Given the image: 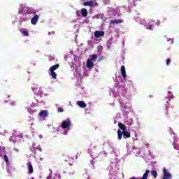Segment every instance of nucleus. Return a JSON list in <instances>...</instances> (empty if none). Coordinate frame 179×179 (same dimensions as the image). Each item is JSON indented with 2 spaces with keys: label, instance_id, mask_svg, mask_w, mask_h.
Instances as JSON below:
<instances>
[{
  "label": "nucleus",
  "instance_id": "f257e3e1",
  "mask_svg": "<svg viewBox=\"0 0 179 179\" xmlns=\"http://www.w3.org/2000/svg\"><path fill=\"white\" fill-rule=\"evenodd\" d=\"M122 135H123V138H124V139H127V138L131 137V133L127 131L126 130L121 131V130L118 129L117 130V137H118L119 141H121V139H122Z\"/></svg>",
  "mask_w": 179,
  "mask_h": 179
},
{
  "label": "nucleus",
  "instance_id": "f03ea898",
  "mask_svg": "<svg viewBox=\"0 0 179 179\" xmlns=\"http://www.w3.org/2000/svg\"><path fill=\"white\" fill-rule=\"evenodd\" d=\"M71 127V120L70 119H66V121H63L62 123V128L63 129H66V128H69Z\"/></svg>",
  "mask_w": 179,
  "mask_h": 179
},
{
  "label": "nucleus",
  "instance_id": "7ed1b4c3",
  "mask_svg": "<svg viewBox=\"0 0 179 179\" xmlns=\"http://www.w3.org/2000/svg\"><path fill=\"white\" fill-rule=\"evenodd\" d=\"M104 34V31H95L94 36L96 38H99L100 37H103Z\"/></svg>",
  "mask_w": 179,
  "mask_h": 179
},
{
  "label": "nucleus",
  "instance_id": "20e7f679",
  "mask_svg": "<svg viewBox=\"0 0 179 179\" xmlns=\"http://www.w3.org/2000/svg\"><path fill=\"white\" fill-rule=\"evenodd\" d=\"M163 173L164 176L162 179H171L172 176L167 172V169H166V168L163 169Z\"/></svg>",
  "mask_w": 179,
  "mask_h": 179
},
{
  "label": "nucleus",
  "instance_id": "39448f33",
  "mask_svg": "<svg viewBox=\"0 0 179 179\" xmlns=\"http://www.w3.org/2000/svg\"><path fill=\"white\" fill-rule=\"evenodd\" d=\"M38 19H40V17L38 16V15H34L31 20V24H34V25L37 24V22H38Z\"/></svg>",
  "mask_w": 179,
  "mask_h": 179
},
{
  "label": "nucleus",
  "instance_id": "423d86ee",
  "mask_svg": "<svg viewBox=\"0 0 179 179\" xmlns=\"http://www.w3.org/2000/svg\"><path fill=\"white\" fill-rule=\"evenodd\" d=\"M121 73L123 78L125 79V78H127V71H125V66H121Z\"/></svg>",
  "mask_w": 179,
  "mask_h": 179
},
{
  "label": "nucleus",
  "instance_id": "0eeeda50",
  "mask_svg": "<svg viewBox=\"0 0 179 179\" xmlns=\"http://www.w3.org/2000/svg\"><path fill=\"white\" fill-rule=\"evenodd\" d=\"M80 13H81V15H82L83 17H87V15H88L87 9H86V8H82V9L80 10Z\"/></svg>",
  "mask_w": 179,
  "mask_h": 179
},
{
  "label": "nucleus",
  "instance_id": "6e6552de",
  "mask_svg": "<svg viewBox=\"0 0 179 179\" xmlns=\"http://www.w3.org/2000/svg\"><path fill=\"white\" fill-rule=\"evenodd\" d=\"M59 68V64H55L50 68V72H55Z\"/></svg>",
  "mask_w": 179,
  "mask_h": 179
},
{
  "label": "nucleus",
  "instance_id": "1a4fd4ad",
  "mask_svg": "<svg viewBox=\"0 0 179 179\" xmlns=\"http://www.w3.org/2000/svg\"><path fill=\"white\" fill-rule=\"evenodd\" d=\"M169 108H169V106H166V113H165V114L167 115H173V114H174V113H176V112H174V111H173V108H171V110L170 109H169ZM170 110V111H169Z\"/></svg>",
  "mask_w": 179,
  "mask_h": 179
},
{
  "label": "nucleus",
  "instance_id": "9d476101",
  "mask_svg": "<svg viewBox=\"0 0 179 179\" xmlns=\"http://www.w3.org/2000/svg\"><path fill=\"white\" fill-rule=\"evenodd\" d=\"M93 66H94V63H93V62H92V60L87 59V67L92 69V68H93Z\"/></svg>",
  "mask_w": 179,
  "mask_h": 179
},
{
  "label": "nucleus",
  "instance_id": "9b49d317",
  "mask_svg": "<svg viewBox=\"0 0 179 179\" xmlns=\"http://www.w3.org/2000/svg\"><path fill=\"white\" fill-rule=\"evenodd\" d=\"M111 24H120L121 23H124V20H110Z\"/></svg>",
  "mask_w": 179,
  "mask_h": 179
},
{
  "label": "nucleus",
  "instance_id": "f8f14e48",
  "mask_svg": "<svg viewBox=\"0 0 179 179\" xmlns=\"http://www.w3.org/2000/svg\"><path fill=\"white\" fill-rule=\"evenodd\" d=\"M77 104L81 108H86V103L82 101H77Z\"/></svg>",
  "mask_w": 179,
  "mask_h": 179
},
{
  "label": "nucleus",
  "instance_id": "ddd939ff",
  "mask_svg": "<svg viewBox=\"0 0 179 179\" xmlns=\"http://www.w3.org/2000/svg\"><path fill=\"white\" fill-rule=\"evenodd\" d=\"M93 5H94V2H93L92 1H86V2L83 3L84 6H91V7H92Z\"/></svg>",
  "mask_w": 179,
  "mask_h": 179
},
{
  "label": "nucleus",
  "instance_id": "4468645a",
  "mask_svg": "<svg viewBox=\"0 0 179 179\" xmlns=\"http://www.w3.org/2000/svg\"><path fill=\"white\" fill-rule=\"evenodd\" d=\"M48 112L47 110H42L39 113V117H47Z\"/></svg>",
  "mask_w": 179,
  "mask_h": 179
},
{
  "label": "nucleus",
  "instance_id": "2eb2a0df",
  "mask_svg": "<svg viewBox=\"0 0 179 179\" xmlns=\"http://www.w3.org/2000/svg\"><path fill=\"white\" fill-rule=\"evenodd\" d=\"M118 127L122 131H126L127 129V126H125V124H122V122L118 123Z\"/></svg>",
  "mask_w": 179,
  "mask_h": 179
},
{
  "label": "nucleus",
  "instance_id": "dca6fc26",
  "mask_svg": "<svg viewBox=\"0 0 179 179\" xmlns=\"http://www.w3.org/2000/svg\"><path fill=\"white\" fill-rule=\"evenodd\" d=\"M27 165L28 166V169H29V171L30 174H32V173L34 171V170H33V165L30 162H28L27 164Z\"/></svg>",
  "mask_w": 179,
  "mask_h": 179
},
{
  "label": "nucleus",
  "instance_id": "f3484780",
  "mask_svg": "<svg viewBox=\"0 0 179 179\" xmlns=\"http://www.w3.org/2000/svg\"><path fill=\"white\" fill-rule=\"evenodd\" d=\"M168 94H169V97H166L165 99V101H166V103H169V101H170V98L173 99V94L171 92H168Z\"/></svg>",
  "mask_w": 179,
  "mask_h": 179
},
{
  "label": "nucleus",
  "instance_id": "a211bd4d",
  "mask_svg": "<svg viewBox=\"0 0 179 179\" xmlns=\"http://www.w3.org/2000/svg\"><path fill=\"white\" fill-rule=\"evenodd\" d=\"M149 173H150V171L149 170H146L145 173L143 174V177L141 178V179H148V177L149 176Z\"/></svg>",
  "mask_w": 179,
  "mask_h": 179
},
{
  "label": "nucleus",
  "instance_id": "6ab92c4d",
  "mask_svg": "<svg viewBox=\"0 0 179 179\" xmlns=\"http://www.w3.org/2000/svg\"><path fill=\"white\" fill-rule=\"evenodd\" d=\"M20 32L23 34L24 37H29V32L24 30H20Z\"/></svg>",
  "mask_w": 179,
  "mask_h": 179
},
{
  "label": "nucleus",
  "instance_id": "aec40b11",
  "mask_svg": "<svg viewBox=\"0 0 179 179\" xmlns=\"http://www.w3.org/2000/svg\"><path fill=\"white\" fill-rule=\"evenodd\" d=\"M97 59V55H92L90 61H96Z\"/></svg>",
  "mask_w": 179,
  "mask_h": 179
},
{
  "label": "nucleus",
  "instance_id": "412c9836",
  "mask_svg": "<svg viewBox=\"0 0 179 179\" xmlns=\"http://www.w3.org/2000/svg\"><path fill=\"white\" fill-rule=\"evenodd\" d=\"M50 75L52 76V78L53 79H57V73H55V71H50Z\"/></svg>",
  "mask_w": 179,
  "mask_h": 179
},
{
  "label": "nucleus",
  "instance_id": "4be33fe9",
  "mask_svg": "<svg viewBox=\"0 0 179 179\" xmlns=\"http://www.w3.org/2000/svg\"><path fill=\"white\" fill-rule=\"evenodd\" d=\"M151 174L153 176L154 178H157V172L155 170L151 171Z\"/></svg>",
  "mask_w": 179,
  "mask_h": 179
},
{
  "label": "nucleus",
  "instance_id": "5701e85b",
  "mask_svg": "<svg viewBox=\"0 0 179 179\" xmlns=\"http://www.w3.org/2000/svg\"><path fill=\"white\" fill-rule=\"evenodd\" d=\"M4 162H6V163H9V159H8V155H4Z\"/></svg>",
  "mask_w": 179,
  "mask_h": 179
},
{
  "label": "nucleus",
  "instance_id": "b1692460",
  "mask_svg": "<svg viewBox=\"0 0 179 179\" xmlns=\"http://www.w3.org/2000/svg\"><path fill=\"white\" fill-rule=\"evenodd\" d=\"M171 62V60H170V59H166V65H170Z\"/></svg>",
  "mask_w": 179,
  "mask_h": 179
},
{
  "label": "nucleus",
  "instance_id": "393cba45",
  "mask_svg": "<svg viewBox=\"0 0 179 179\" xmlns=\"http://www.w3.org/2000/svg\"><path fill=\"white\" fill-rule=\"evenodd\" d=\"M58 111H59V113H64V109L62 108H58Z\"/></svg>",
  "mask_w": 179,
  "mask_h": 179
},
{
  "label": "nucleus",
  "instance_id": "a878e982",
  "mask_svg": "<svg viewBox=\"0 0 179 179\" xmlns=\"http://www.w3.org/2000/svg\"><path fill=\"white\" fill-rule=\"evenodd\" d=\"M9 141H10V142H15V141H13V137H12V136H10Z\"/></svg>",
  "mask_w": 179,
  "mask_h": 179
},
{
  "label": "nucleus",
  "instance_id": "bb28decb",
  "mask_svg": "<svg viewBox=\"0 0 179 179\" xmlns=\"http://www.w3.org/2000/svg\"><path fill=\"white\" fill-rule=\"evenodd\" d=\"M46 179H55V178H52V176L51 175H49L47 176Z\"/></svg>",
  "mask_w": 179,
  "mask_h": 179
},
{
  "label": "nucleus",
  "instance_id": "cd10ccee",
  "mask_svg": "<svg viewBox=\"0 0 179 179\" xmlns=\"http://www.w3.org/2000/svg\"><path fill=\"white\" fill-rule=\"evenodd\" d=\"M31 11L30 10H27L26 13H25V15H31Z\"/></svg>",
  "mask_w": 179,
  "mask_h": 179
},
{
  "label": "nucleus",
  "instance_id": "c85d7f7f",
  "mask_svg": "<svg viewBox=\"0 0 179 179\" xmlns=\"http://www.w3.org/2000/svg\"><path fill=\"white\" fill-rule=\"evenodd\" d=\"M37 150H39V152H42L43 149L41 148L38 147L36 148Z\"/></svg>",
  "mask_w": 179,
  "mask_h": 179
},
{
  "label": "nucleus",
  "instance_id": "c756f323",
  "mask_svg": "<svg viewBox=\"0 0 179 179\" xmlns=\"http://www.w3.org/2000/svg\"><path fill=\"white\" fill-rule=\"evenodd\" d=\"M13 150L15 152H17V153L19 152V149H17V148H14Z\"/></svg>",
  "mask_w": 179,
  "mask_h": 179
},
{
  "label": "nucleus",
  "instance_id": "7c9ffc66",
  "mask_svg": "<svg viewBox=\"0 0 179 179\" xmlns=\"http://www.w3.org/2000/svg\"><path fill=\"white\" fill-rule=\"evenodd\" d=\"M58 178H59V179H61V176H59Z\"/></svg>",
  "mask_w": 179,
  "mask_h": 179
},
{
  "label": "nucleus",
  "instance_id": "2f4dec72",
  "mask_svg": "<svg viewBox=\"0 0 179 179\" xmlns=\"http://www.w3.org/2000/svg\"><path fill=\"white\" fill-rule=\"evenodd\" d=\"M26 20H27V18H25V19H24V21H26Z\"/></svg>",
  "mask_w": 179,
  "mask_h": 179
},
{
  "label": "nucleus",
  "instance_id": "473e14b6",
  "mask_svg": "<svg viewBox=\"0 0 179 179\" xmlns=\"http://www.w3.org/2000/svg\"><path fill=\"white\" fill-rule=\"evenodd\" d=\"M178 153H179V151H178Z\"/></svg>",
  "mask_w": 179,
  "mask_h": 179
}]
</instances>
